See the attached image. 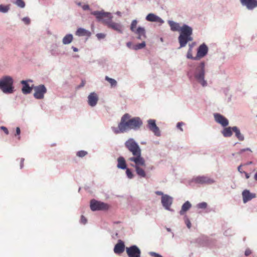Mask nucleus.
<instances>
[{
	"label": "nucleus",
	"mask_w": 257,
	"mask_h": 257,
	"mask_svg": "<svg viewBox=\"0 0 257 257\" xmlns=\"http://www.w3.org/2000/svg\"><path fill=\"white\" fill-rule=\"evenodd\" d=\"M125 147L132 154L127 159L131 166L134 167L136 173L142 178L146 177L145 169L146 163L145 158L142 155V150L133 139H129L124 143Z\"/></svg>",
	"instance_id": "1"
},
{
	"label": "nucleus",
	"mask_w": 257,
	"mask_h": 257,
	"mask_svg": "<svg viewBox=\"0 0 257 257\" xmlns=\"http://www.w3.org/2000/svg\"><path fill=\"white\" fill-rule=\"evenodd\" d=\"M91 14L95 16L98 21H102L105 24L107 27L111 28L118 33H122V26L118 23L112 22V16L110 13L104 12L94 11Z\"/></svg>",
	"instance_id": "2"
},
{
	"label": "nucleus",
	"mask_w": 257,
	"mask_h": 257,
	"mask_svg": "<svg viewBox=\"0 0 257 257\" xmlns=\"http://www.w3.org/2000/svg\"><path fill=\"white\" fill-rule=\"evenodd\" d=\"M179 32L180 35L178 37V41L180 44V48L184 47L188 42L192 41L193 39L192 37L193 30L190 26L187 25H183L181 27Z\"/></svg>",
	"instance_id": "3"
},
{
	"label": "nucleus",
	"mask_w": 257,
	"mask_h": 257,
	"mask_svg": "<svg viewBox=\"0 0 257 257\" xmlns=\"http://www.w3.org/2000/svg\"><path fill=\"white\" fill-rule=\"evenodd\" d=\"M131 115L128 113L124 114L121 118L120 122L118 125V129L114 130L115 134L123 133L131 130Z\"/></svg>",
	"instance_id": "4"
},
{
	"label": "nucleus",
	"mask_w": 257,
	"mask_h": 257,
	"mask_svg": "<svg viewBox=\"0 0 257 257\" xmlns=\"http://www.w3.org/2000/svg\"><path fill=\"white\" fill-rule=\"evenodd\" d=\"M13 80L10 76H6L0 80V89L6 93H12L14 91Z\"/></svg>",
	"instance_id": "5"
},
{
	"label": "nucleus",
	"mask_w": 257,
	"mask_h": 257,
	"mask_svg": "<svg viewBox=\"0 0 257 257\" xmlns=\"http://www.w3.org/2000/svg\"><path fill=\"white\" fill-rule=\"evenodd\" d=\"M199 69V71L198 72H196L195 77L196 79L199 81V83L203 86H205L207 85V82L204 80V75H205V63L202 62L200 63L199 66L197 69Z\"/></svg>",
	"instance_id": "6"
},
{
	"label": "nucleus",
	"mask_w": 257,
	"mask_h": 257,
	"mask_svg": "<svg viewBox=\"0 0 257 257\" xmlns=\"http://www.w3.org/2000/svg\"><path fill=\"white\" fill-rule=\"evenodd\" d=\"M90 207L92 211H96L108 210L109 206L106 203L92 199L90 201Z\"/></svg>",
	"instance_id": "7"
},
{
	"label": "nucleus",
	"mask_w": 257,
	"mask_h": 257,
	"mask_svg": "<svg viewBox=\"0 0 257 257\" xmlns=\"http://www.w3.org/2000/svg\"><path fill=\"white\" fill-rule=\"evenodd\" d=\"M35 93L34 96L35 98L43 99L44 94L47 92V89L44 85H40L34 87Z\"/></svg>",
	"instance_id": "8"
},
{
	"label": "nucleus",
	"mask_w": 257,
	"mask_h": 257,
	"mask_svg": "<svg viewBox=\"0 0 257 257\" xmlns=\"http://www.w3.org/2000/svg\"><path fill=\"white\" fill-rule=\"evenodd\" d=\"M126 252L128 257H141V250L137 245L126 247Z\"/></svg>",
	"instance_id": "9"
},
{
	"label": "nucleus",
	"mask_w": 257,
	"mask_h": 257,
	"mask_svg": "<svg viewBox=\"0 0 257 257\" xmlns=\"http://www.w3.org/2000/svg\"><path fill=\"white\" fill-rule=\"evenodd\" d=\"M208 51V47L204 43L199 46L198 48L197 55L194 57L195 60H198L206 55Z\"/></svg>",
	"instance_id": "10"
},
{
	"label": "nucleus",
	"mask_w": 257,
	"mask_h": 257,
	"mask_svg": "<svg viewBox=\"0 0 257 257\" xmlns=\"http://www.w3.org/2000/svg\"><path fill=\"white\" fill-rule=\"evenodd\" d=\"M193 181L196 183L201 184H211L214 181L207 176H198L193 179Z\"/></svg>",
	"instance_id": "11"
},
{
	"label": "nucleus",
	"mask_w": 257,
	"mask_h": 257,
	"mask_svg": "<svg viewBox=\"0 0 257 257\" xmlns=\"http://www.w3.org/2000/svg\"><path fill=\"white\" fill-rule=\"evenodd\" d=\"M148 127L149 129L154 133L157 136H160V131L156 124V121L154 119L148 120Z\"/></svg>",
	"instance_id": "12"
},
{
	"label": "nucleus",
	"mask_w": 257,
	"mask_h": 257,
	"mask_svg": "<svg viewBox=\"0 0 257 257\" xmlns=\"http://www.w3.org/2000/svg\"><path fill=\"white\" fill-rule=\"evenodd\" d=\"M161 202L165 209L170 210V206L173 202V198L168 195H163L161 198Z\"/></svg>",
	"instance_id": "13"
},
{
	"label": "nucleus",
	"mask_w": 257,
	"mask_h": 257,
	"mask_svg": "<svg viewBox=\"0 0 257 257\" xmlns=\"http://www.w3.org/2000/svg\"><path fill=\"white\" fill-rule=\"evenodd\" d=\"M215 120L222 126L225 127L228 124V120L223 115L219 113L214 114Z\"/></svg>",
	"instance_id": "14"
},
{
	"label": "nucleus",
	"mask_w": 257,
	"mask_h": 257,
	"mask_svg": "<svg viewBox=\"0 0 257 257\" xmlns=\"http://www.w3.org/2000/svg\"><path fill=\"white\" fill-rule=\"evenodd\" d=\"M242 200L244 203L256 197L255 193H250L248 190H244L242 192Z\"/></svg>",
	"instance_id": "15"
},
{
	"label": "nucleus",
	"mask_w": 257,
	"mask_h": 257,
	"mask_svg": "<svg viewBox=\"0 0 257 257\" xmlns=\"http://www.w3.org/2000/svg\"><path fill=\"white\" fill-rule=\"evenodd\" d=\"M125 250V244L123 241L119 239L118 240L117 243L115 245L113 251L114 252L117 254H120Z\"/></svg>",
	"instance_id": "16"
},
{
	"label": "nucleus",
	"mask_w": 257,
	"mask_h": 257,
	"mask_svg": "<svg viewBox=\"0 0 257 257\" xmlns=\"http://www.w3.org/2000/svg\"><path fill=\"white\" fill-rule=\"evenodd\" d=\"M241 4L248 10H252L257 7V0H240Z\"/></svg>",
	"instance_id": "17"
},
{
	"label": "nucleus",
	"mask_w": 257,
	"mask_h": 257,
	"mask_svg": "<svg viewBox=\"0 0 257 257\" xmlns=\"http://www.w3.org/2000/svg\"><path fill=\"white\" fill-rule=\"evenodd\" d=\"M98 100V95L95 92H91L88 96V103L91 106L96 105Z\"/></svg>",
	"instance_id": "18"
},
{
	"label": "nucleus",
	"mask_w": 257,
	"mask_h": 257,
	"mask_svg": "<svg viewBox=\"0 0 257 257\" xmlns=\"http://www.w3.org/2000/svg\"><path fill=\"white\" fill-rule=\"evenodd\" d=\"M131 130H138L143 124L142 120L138 117L131 118Z\"/></svg>",
	"instance_id": "19"
},
{
	"label": "nucleus",
	"mask_w": 257,
	"mask_h": 257,
	"mask_svg": "<svg viewBox=\"0 0 257 257\" xmlns=\"http://www.w3.org/2000/svg\"><path fill=\"white\" fill-rule=\"evenodd\" d=\"M137 36V38L140 40H144L146 38L145 29L142 27H138L137 29L133 32Z\"/></svg>",
	"instance_id": "20"
},
{
	"label": "nucleus",
	"mask_w": 257,
	"mask_h": 257,
	"mask_svg": "<svg viewBox=\"0 0 257 257\" xmlns=\"http://www.w3.org/2000/svg\"><path fill=\"white\" fill-rule=\"evenodd\" d=\"M146 20L149 22H157L160 24H162L164 23V21L161 18L152 13L149 14L147 16Z\"/></svg>",
	"instance_id": "21"
},
{
	"label": "nucleus",
	"mask_w": 257,
	"mask_h": 257,
	"mask_svg": "<svg viewBox=\"0 0 257 257\" xmlns=\"http://www.w3.org/2000/svg\"><path fill=\"white\" fill-rule=\"evenodd\" d=\"M28 81L32 82V81L30 80H22L21 81V83L23 84V87L22 89V91L23 93L25 94L30 93L32 90V87H30L28 83Z\"/></svg>",
	"instance_id": "22"
},
{
	"label": "nucleus",
	"mask_w": 257,
	"mask_h": 257,
	"mask_svg": "<svg viewBox=\"0 0 257 257\" xmlns=\"http://www.w3.org/2000/svg\"><path fill=\"white\" fill-rule=\"evenodd\" d=\"M117 167L121 169H126V164L124 158L122 157H119L117 158Z\"/></svg>",
	"instance_id": "23"
},
{
	"label": "nucleus",
	"mask_w": 257,
	"mask_h": 257,
	"mask_svg": "<svg viewBox=\"0 0 257 257\" xmlns=\"http://www.w3.org/2000/svg\"><path fill=\"white\" fill-rule=\"evenodd\" d=\"M76 35L78 36H90L91 33L83 28H78L76 32Z\"/></svg>",
	"instance_id": "24"
},
{
	"label": "nucleus",
	"mask_w": 257,
	"mask_h": 257,
	"mask_svg": "<svg viewBox=\"0 0 257 257\" xmlns=\"http://www.w3.org/2000/svg\"><path fill=\"white\" fill-rule=\"evenodd\" d=\"M168 24L171 28V30L172 31H178L180 32L181 30V27L180 26L179 24L174 22L172 21H169L168 22Z\"/></svg>",
	"instance_id": "25"
},
{
	"label": "nucleus",
	"mask_w": 257,
	"mask_h": 257,
	"mask_svg": "<svg viewBox=\"0 0 257 257\" xmlns=\"http://www.w3.org/2000/svg\"><path fill=\"white\" fill-rule=\"evenodd\" d=\"M191 207V203L187 201L182 205L181 210L180 211L181 215H183L187 211H188Z\"/></svg>",
	"instance_id": "26"
},
{
	"label": "nucleus",
	"mask_w": 257,
	"mask_h": 257,
	"mask_svg": "<svg viewBox=\"0 0 257 257\" xmlns=\"http://www.w3.org/2000/svg\"><path fill=\"white\" fill-rule=\"evenodd\" d=\"M232 131L235 133V136L238 140L241 141L244 140L243 136L240 133L239 130L236 126L232 127Z\"/></svg>",
	"instance_id": "27"
},
{
	"label": "nucleus",
	"mask_w": 257,
	"mask_h": 257,
	"mask_svg": "<svg viewBox=\"0 0 257 257\" xmlns=\"http://www.w3.org/2000/svg\"><path fill=\"white\" fill-rule=\"evenodd\" d=\"M232 127H225L222 131V134L225 137H230L232 135Z\"/></svg>",
	"instance_id": "28"
},
{
	"label": "nucleus",
	"mask_w": 257,
	"mask_h": 257,
	"mask_svg": "<svg viewBox=\"0 0 257 257\" xmlns=\"http://www.w3.org/2000/svg\"><path fill=\"white\" fill-rule=\"evenodd\" d=\"M194 44H195L193 43L189 45V48L187 54V58L188 59L194 60V57L192 55V48Z\"/></svg>",
	"instance_id": "29"
},
{
	"label": "nucleus",
	"mask_w": 257,
	"mask_h": 257,
	"mask_svg": "<svg viewBox=\"0 0 257 257\" xmlns=\"http://www.w3.org/2000/svg\"><path fill=\"white\" fill-rule=\"evenodd\" d=\"M73 40V36L71 34H68L65 36L63 39V43L64 44L70 43Z\"/></svg>",
	"instance_id": "30"
},
{
	"label": "nucleus",
	"mask_w": 257,
	"mask_h": 257,
	"mask_svg": "<svg viewBox=\"0 0 257 257\" xmlns=\"http://www.w3.org/2000/svg\"><path fill=\"white\" fill-rule=\"evenodd\" d=\"M105 79L110 83L111 87H115L116 86L117 82L115 79L109 78L107 76H105Z\"/></svg>",
	"instance_id": "31"
},
{
	"label": "nucleus",
	"mask_w": 257,
	"mask_h": 257,
	"mask_svg": "<svg viewBox=\"0 0 257 257\" xmlns=\"http://www.w3.org/2000/svg\"><path fill=\"white\" fill-rule=\"evenodd\" d=\"M138 25V21L136 20H134L132 22L130 30L132 32H134L137 29V26Z\"/></svg>",
	"instance_id": "32"
},
{
	"label": "nucleus",
	"mask_w": 257,
	"mask_h": 257,
	"mask_svg": "<svg viewBox=\"0 0 257 257\" xmlns=\"http://www.w3.org/2000/svg\"><path fill=\"white\" fill-rule=\"evenodd\" d=\"M146 46V43L145 41H143L141 43L137 44L135 46H134L132 48V49L134 50H139L144 48Z\"/></svg>",
	"instance_id": "33"
},
{
	"label": "nucleus",
	"mask_w": 257,
	"mask_h": 257,
	"mask_svg": "<svg viewBox=\"0 0 257 257\" xmlns=\"http://www.w3.org/2000/svg\"><path fill=\"white\" fill-rule=\"evenodd\" d=\"M15 4L21 8H24L25 7V3L23 0H16Z\"/></svg>",
	"instance_id": "34"
},
{
	"label": "nucleus",
	"mask_w": 257,
	"mask_h": 257,
	"mask_svg": "<svg viewBox=\"0 0 257 257\" xmlns=\"http://www.w3.org/2000/svg\"><path fill=\"white\" fill-rule=\"evenodd\" d=\"M10 9L9 6L0 5V12L2 13H7Z\"/></svg>",
	"instance_id": "35"
},
{
	"label": "nucleus",
	"mask_w": 257,
	"mask_h": 257,
	"mask_svg": "<svg viewBox=\"0 0 257 257\" xmlns=\"http://www.w3.org/2000/svg\"><path fill=\"white\" fill-rule=\"evenodd\" d=\"M197 207L200 209H205L207 207V204L206 202H201L197 204Z\"/></svg>",
	"instance_id": "36"
},
{
	"label": "nucleus",
	"mask_w": 257,
	"mask_h": 257,
	"mask_svg": "<svg viewBox=\"0 0 257 257\" xmlns=\"http://www.w3.org/2000/svg\"><path fill=\"white\" fill-rule=\"evenodd\" d=\"M126 174L127 177L130 179H132L134 177V175L131 170L128 168H126Z\"/></svg>",
	"instance_id": "37"
},
{
	"label": "nucleus",
	"mask_w": 257,
	"mask_h": 257,
	"mask_svg": "<svg viewBox=\"0 0 257 257\" xmlns=\"http://www.w3.org/2000/svg\"><path fill=\"white\" fill-rule=\"evenodd\" d=\"M87 153L84 151H80L77 153V156L79 157H83L87 155Z\"/></svg>",
	"instance_id": "38"
},
{
	"label": "nucleus",
	"mask_w": 257,
	"mask_h": 257,
	"mask_svg": "<svg viewBox=\"0 0 257 257\" xmlns=\"http://www.w3.org/2000/svg\"><path fill=\"white\" fill-rule=\"evenodd\" d=\"M245 151H249L250 152H252L251 150L249 148H246L240 150V151L237 153V154L240 155Z\"/></svg>",
	"instance_id": "39"
},
{
	"label": "nucleus",
	"mask_w": 257,
	"mask_h": 257,
	"mask_svg": "<svg viewBox=\"0 0 257 257\" xmlns=\"http://www.w3.org/2000/svg\"><path fill=\"white\" fill-rule=\"evenodd\" d=\"M87 222V220L86 218V217L83 216L81 215V218H80V222L83 224H85Z\"/></svg>",
	"instance_id": "40"
},
{
	"label": "nucleus",
	"mask_w": 257,
	"mask_h": 257,
	"mask_svg": "<svg viewBox=\"0 0 257 257\" xmlns=\"http://www.w3.org/2000/svg\"><path fill=\"white\" fill-rule=\"evenodd\" d=\"M185 222L187 227L188 228H190L191 226V223L190 221L189 220V219L188 218H187V217L185 218Z\"/></svg>",
	"instance_id": "41"
},
{
	"label": "nucleus",
	"mask_w": 257,
	"mask_h": 257,
	"mask_svg": "<svg viewBox=\"0 0 257 257\" xmlns=\"http://www.w3.org/2000/svg\"><path fill=\"white\" fill-rule=\"evenodd\" d=\"M184 124V123L182 122H179L177 123V127L181 131H183V128L182 126Z\"/></svg>",
	"instance_id": "42"
},
{
	"label": "nucleus",
	"mask_w": 257,
	"mask_h": 257,
	"mask_svg": "<svg viewBox=\"0 0 257 257\" xmlns=\"http://www.w3.org/2000/svg\"><path fill=\"white\" fill-rule=\"evenodd\" d=\"M150 255L153 257H163L161 255L156 253L155 252H151L150 253Z\"/></svg>",
	"instance_id": "43"
},
{
	"label": "nucleus",
	"mask_w": 257,
	"mask_h": 257,
	"mask_svg": "<svg viewBox=\"0 0 257 257\" xmlns=\"http://www.w3.org/2000/svg\"><path fill=\"white\" fill-rule=\"evenodd\" d=\"M96 36L98 39H101L104 38L105 35L102 33H98L96 35Z\"/></svg>",
	"instance_id": "44"
},
{
	"label": "nucleus",
	"mask_w": 257,
	"mask_h": 257,
	"mask_svg": "<svg viewBox=\"0 0 257 257\" xmlns=\"http://www.w3.org/2000/svg\"><path fill=\"white\" fill-rule=\"evenodd\" d=\"M23 21L26 24H29L30 23V20L28 17H25L23 19Z\"/></svg>",
	"instance_id": "45"
},
{
	"label": "nucleus",
	"mask_w": 257,
	"mask_h": 257,
	"mask_svg": "<svg viewBox=\"0 0 257 257\" xmlns=\"http://www.w3.org/2000/svg\"><path fill=\"white\" fill-rule=\"evenodd\" d=\"M251 250L249 249H246V250L245 251L244 254L246 256H248V255H250L251 254Z\"/></svg>",
	"instance_id": "46"
},
{
	"label": "nucleus",
	"mask_w": 257,
	"mask_h": 257,
	"mask_svg": "<svg viewBox=\"0 0 257 257\" xmlns=\"http://www.w3.org/2000/svg\"><path fill=\"white\" fill-rule=\"evenodd\" d=\"M1 128L3 130L7 135L9 134V131L6 127L3 126L1 127Z\"/></svg>",
	"instance_id": "47"
},
{
	"label": "nucleus",
	"mask_w": 257,
	"mask_h": 257,
	"mask_svg": "<svg viewBox=\"0 0 257 257\" xmlns=\"http://www.w3.org/2000/svg\"><path fill=\"white\" fill-rule=\"evenodd\" d=\"M82 8L84 10H87L89 9V6L87 5H84L83 6Z\"/></svg>",
	"instance_id": "48"
},
{
	"label": "nucleus",
	"mask_w": 257,
	"mask_h": 257,
	"mask_svg": "<svg viewBox=\"0 0 257 257\" xmlns=\"http://www.w3.org/2000/svg\"><path fill=\"white\" fill-rule=\"evenodd\" d=\"M20 132H21L20 128L19 127H17L16 128V135H19L20 134Z\"/></svg>",
	"instance_id": "49"
},
{
	"label": "nucleus",
	"mask_w": 257,
	"mask_h": 257,
	"mask_svg": "<svg viewBox=\"0 0 257 257\" xmlns=\"http://www.w3.org/2000/svg\"><path fill=\"white\" fill-rule=\"evenodd\" d=\"M155 193L158 195H162L163 196V195H164L163 193L161 191H157L155 192Z\"/></svg>",
	"instance_id": "50"
},
{
	"label": "nucleus",
	"mask_w": 257,
	"mask_h": 257,
	"mask_svg": "<svg viewBox=\"0 0 257 257\" xmlns=\"http://www.w3.org/2000/svg\"><path fill=\"white\" fill-rule=\"evenodd\" d=\"M132 42H128L126 43V46L127 47H128L129 48H132Z\"/></svg>",
	"instance_id": "51"
},
{
	"label": "nucleus",
	"mask_w": 257,
	"mask_h": 257,
	"mask_svg": "<svg viewBox=\"0 0 257 257\" xmlns=\"http://www.w3.org/2000/svg\"><path fill=\"white\" fill-rule=\"evenodd\" d=\"M243 173H244L245 178L246 179H248L249 178L250 176H249V174H248L247 173L244 172V171L243 172Z\"/></svg>",
	"instance_id": "52"
},
{
	"label": "nucleus",
	"mask_w": 257,
	"mask_h": 257,
	"mask_svg": "<svg viewBox=\"0 0 257 257\" xmlns=\"http://www.w3.org/2000/svg\"><path fill=\"white\" fill-rule=\"evenodd\" d=\"M241 167H242V165H240V166H239L238 167V171L240 173H243V172H242V171H241Z\"/></svg>",
	"instance_id": "53"
},
{
	"label": "nucleus",
	"mask_w": 257,
	"mask_h": 257,
	"mask_svg": "<svg viewBox=\"0 0 257 257\" xmlns=\"http://www.w3.org/2000/svg\"><path fill=\"white\" fill-rule=\"evenodd\" d=\"M72 48L73 51H74V52H77L78 51V49L76 47H72Z\"/></svg>",
	"instance_id": "54"
},
{
	"label": "nucleus",
	"mask_w": 257,
	"mask_h": 257,
	"mask_svg": "<svg viewBox=\"0 0 257 257\" xmlns=\"http://www.w3.org/2000/svg\"><path fill=\"white\" fill-rule=\"evenodd\" d=\"M254 178L255 180L257 181V172H256V173L254 175Z\"/></svg>",
	"instance_id": "55"
},
{
	"label": "nucleus",
	"mask_w": 257,
	"mask_h": 257,
	"mask_svg": "<svg viewBox=\"0 0 257 257\" xmlns=\"http://www.w3.org/2000/svg\"><path fill=\"white\" fill-rule=\"evenodd\" d=\"M23 162H24V159H22V160H21V168H22V167H23Z\"/></svg>",
	"instance_id": "56"
},
{
	"label": "nucleus",
	"mask_w": 257,
	"mask_h": 257,
	"mask_svg": "<svg viewBox=\"0 0 257 257\" xmlns=\"http://www.w3.org/2000/svg\"><path fill=\"white\" fill-rule=\"evenodd\" d=\"M84 82L82 81V83H81V84L80 85V86H83L84 85Z\"/></svg>",
	"instance_id": "57"
}]
</instances>
